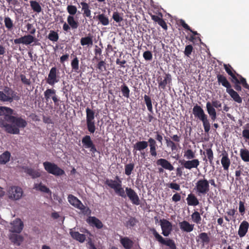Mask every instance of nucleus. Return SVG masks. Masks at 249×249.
<instances>
[{
	"label": "nucleus",
	"instance_id": "f257e3e1",
	"mask_svg": "<svg viewBox=\"0 0 249 249\" xmlns=\"http://www.w3.org/2000/svg\"><path fill=\"white\" fill-rule=\"evenodd\" d=\"M105 184L113 189L118 196L122 198L127 196L133 204H140V199L137 193L130 187H126L124 191L122 187V180L119 176L115 177V180L107 178L105 181Z\"/></svg>",
	"mask_w": 249,
	"mask_h": 249
},
{
	"label": "nucleus",
	"instance_id": "f03ea898",
	"mask_svg": "<svg viewBox=\"0 0 249 249\" xmlns=\"http://www.w3.org/2000/svg\"><path fill=\"white\" fill-rule=\"evenodd\" d=\"M27 125V121L21 117L7 115L4 119H0V127L4 128L5 131L10 134H19V128H24Z\"/></svg>",
	"mask_w": 249,
	"mask_h": 249
},
{
	"label": "nucleus",
	"instance_id": "7ed1b4c3",
	"mask_svg": "<svg viewBox=\"0 0 249 249\" xmlns=\"http://www.w3.org/2000/svg\"><path fill=\"white\" fill-rule=\"evenodd\" d=\"M194 190L198 196L205 195L210 191L209 181L204 178L199 179L195 183Z\"/></svg>",
	"mask_w": 249,
	"mask_h": 249
},
{
	"label": "nucleus",
	"instance_id": "20e7f679",
	"mask_svg": "<svg viewBox=\"0 0 249 249\" xmlns=\"http://www.w3.org/2000/svg\"><path fill=\"white\" fill-rule=\"evenodd\" d=\"M4 91L5 93L10 94V96H6V94H5L3 91H0V101L11 103L14 100L18 101L20 99V96L17 93V92L9 87H5Z\"/></svg>",
	"mask_w": 249,
	"mask_h": 249
},
{
	"label": "nucleus",
	"instance_id": "39448f33",
	"mask_svg": "<svg viewBox=\"0 0 249 249\" xmlns=\"http://www.w3.org/2000/svg\"><path fill=\"white\" fill-rule=\"evenodd\" d=\"M149 231L153 234L159 243L168 246L170 249H177L175 241L170 238H163L155 228H150Z\"/></svg>",
	"mask_w": 249,
	"mask_h": 249
},
{
	"label": "nucleus",
	"instance_id": "423d86ee",
	"mask_svg": "<svg viewBox=\"0 0 249 249\" xmlns=\"http://www.w3.org/2000/svg\"><path fill=\"white\" fill-rule=\"evenodd\" d=\"M86 124L88 131L93 134L96 130L95 122V112L93 110L87 107L86 109Z\"/></svg>",
	"mask_w": 249,
	"mask_h": 249
},
{
	"label": "nucleus",
	"instance_id": "0eeeda50",
	"mask_svg": "<svg viewBox=\"0 0 249 249\" xmlns=\"http://www.w3.org/2000/svg\"><path fill=\"white\" fill-rule=\"evenodd\" d=\"M61 78L59 70L55 66L53 67L50 69L48 77L46 79V83L50 86H53L60 81Z\"/></svg>",
	"mask_w": 249,
	"mask_h": 249
},
{
	"label": "nucleus",
	"instance_id": "6e6552de",
	"mask_svg": "<svg viewBox=\"0 0 249 249\" xmlns=\"http://www.w3.org/2000/svg\"><path fill=\"white\" fill-rule=\"evenodd\" d=\"M43 165L45 170L49 174L55 176H61L65 174V171L54 163L45 161Z\"/></svg>",
	"mask_w": 249,
	"mask_h": 249
},
{
	"label": "nucleus",
	"instance_id": "1a4fd4ad",
	"mask_svg": "<svg viewBox=\"0 0 249 249\" xmlns=\"http://www.w3.org/2000/svg\"><path fill=\"white\" fill-rule=\"evenodd\" d=\"M222 107L221 103L218 100H213L212 103L208 102L206 103V108L208 113L213 121H214L217 117L216 112L214 108L219 109ZM220 110V109H219Z\"/></svg>",
	"mask_w": 249,
	"mask_h": 249
},
{
	"label": "nucleus",
	"instance_id": "9d476101",
	"mask_svg": "<svg viewBox=\"0 0 249 249\" xmlns=\"http://www.w3.org/2000/svg\"><path fill=\"white\" fill-rule=\"evenodd\" d=\"M23 193L21 188L16 186H12L8 190L9 198L13 200H18L22 196Z\"/></svg>",
	"mask_w": 249,
	"mask_h": 249
},
{
	"label": "nucleus",
	"instance_id": "9b49d317",
	"mask_svg": "<svg viewBox=\"0 0 249 249\" xmlns=\"http://www.w3.org/2000/svg\"><path fill=\"white\" fill-rule=\"evenodd\" d=\"M171 139L167 137H164V139L165 141V142L167 147H170L172 152L174 151H177L178 150V146H179V144H177L174 142H179L180 141V136H178V135H174L171 137Z\"/></svg>",
	"mask_w": 249,
	"mask_h": 249
},
{
	"label": "nucleus",
	"instance_id": "f8f14e48",
	"mask_svg": "<svg viewBox=\"0 0 249 249\" xmlns=\"http://www.w3.org/2000/svg\"><path fill=\"white\" fill-rule=\"evenodd\" d=\"M44 98L46 102L52 99L55 105L58 104L59 99L56 95V91L53 88L47 89L44 92Z\"/></svg>",
	"mask_w": 249,
	"mask_h": 249
},
{
	"label": "nucleus",
	"instance_id": "ddd939ff",
	"mask_svg": "<svg viewBox=\"0 0 249 249\" xmlns=\"http://www.w3.org/2000/svg\"><path fill=\"white\" fill-rule=\"evenodd\" d=\"M164 76H158L157 81L159 84V88L164 90L168 84H170L172 81L171 75L169 73H164Z\"/></svg>",
	"mask_w": 249,
	"mask_h": 249
},
{
	"label": "nucleus",
	"instance_id": "4468645a",
	"mask_svg": "<svg viewBox=\"0 0 249 249\" xmlns=\"http://www.w3.org/2000/svg\"><path fill=\"white\" fill-rule=\"evenodd\" d=\"M82 143L85 148L89 149L92 154L97 152L95 145L93 143L89 135H86L82 139Z\"/></svg>",
	"mask_w": 249,
	"mask_h": 249
},
{
	"label": "nucleus",
	"instance_id": "2eb2a0df",
	"mask_svg": "<svg viewBox=\"0 0 249 249\" xmlns=\"http://www.w3.org/2000/svg\"><path fill=\"white\" fill-rule=\"evenodd\" d=\"M162 234L164 236H168L172 231V223L165 219H160V221Z\"/></svg>",
	"mask_w": 249,
	"mask_h": 249
},
{
	"label": "nucleus",
	"instance_id": "dca6fc26",
	"mask_svg": "<svg viewBox=\"0 0 249 249\" xmlns=\"http://www.w3.org/2000/svg\"><path fill=\"white\" fill-rule=\"evenodd\" d=\"M193 113L195 117L197 118L202 122L208 120V116L205 113L203 109L200 106L197 105L194 107L193 108Z\"/></svg>",
	"mask_w": 249,
	"mask_h": 249
},
{
	"label": "nucleus",
	"instance_id": "f3484780",
	"mask_svg": "<svg viewBox=\"0 0 249 249\" xmlns=\"http://www.w3.org/2000/svg\"><path fill=\"white\" fill-rule=\"evenodd\" d=\"M69 202L75 208L78 209L84 212L86 208L82 202L76 196L72 195H69L68 196Z\"/></svg>",
	"mask_w": 249,
	"mask_h": 249
},
{
	"label": "nucleus",
	"instance_id": "a211bd4d",
	"mask_svg": "<svg viewBox=\"0 0 249 249\" xmlns=\"http://www.w3.org/2000/svg\"><path fill=\"white\" fill-rule=\"evenodd\" d=\"M156 163L158 165H160L162 168H159V173L163 172V169L169 170L170 171H173L174 169V166L168 160L165 159H160L156 161Z\"/></svg>",
	"mask_w": 249,
	"mask_h": 249
},
{
	"label": "nucleus",
	"instance_id": "6ab92c4d",
	"mask_svg": "<svg viewBox=\"0 0 249 249\" xmlns=\"http://www.w3.org/2000/svg\"><path fill=\"white\" fill-rule=\"evenodd\" d=\"M179 162L181 166L185 167V169L191 170L192 168H197L199 165L200 162L198 159L188 160H179Z\"/></svg>",
	"mask_w": 249,
	"mask_h": 249
},
{
	"label": "nucleus",
	"instance_id": "aec40b11",
	"mask_svg": "<svg viewBox=\"0 0 249 249\" xmlns=\"http://www.w3.org/2000/svg\"><path fill=\"white\" fill-rule=\"evenodd\" d=\"M36 41V38L33 35H27L15 39L14 40V43L15 44H23L29 45Z\"/></svg>",
	"mask_w": 249,
	"mask_h": 249
},
{
	"label": "nucleus",
	"instance_id": "412c9836",
	"mask_svg": "<svg viewBox=\"0 0 249 249\" xmlns=\"http://www.w3.org/2000/svg\"><path fill=\"white\" fill-rule=\"evenodd\" d=\"M222 157L221 160V163L225 171H228L229 167L231 165V160L229 157V154L228 152L225 150H223L222 151V153L220 155Z\"/></svg>",
	"mask_w": 249,
	"mask_h": 249
},
{
	"label": "nucleus",
	"instance_id": "4be33fe9",
	"mask_svg": "<svg viewBox=\"0 0 249 249\" xmlns=\"http://www.w3.org/2000/svg\"><path fill=\"white\" fill-rule=\"evenodd\" d=\"M11 225V231L17 233L21 232L24 226L23 222L19 218H17L14 220Z\"/></svg>",
	"mask_w": 249,
	"mask_h": 249
},
{
	"label": "nucleus",
	"instance_id": "5701e85b",
	"mask_svg": "<svg viewBox=\"0 0 249 249\" xmlns=\"http://www.w3.org/2000/svg\"><path fill=\"white\" fill-rule=\"evenodd\" d=\"M249 223L246 220L243 221L239 225L238 234L241 238L244 237L248 232Z\"/></svg>",
	"mask_w": 249,
	"mask_h": 249
},
{
	"label": "nucleus",
	"instance_id": "b1692460",
	"mask_svg": "<svg viewBox=\"0 0 249 249\" xmlns=\"http://www.w3.org/2000/svg\"><path fill=\"white\" fill-rule=\"evenodd\" d=\"M179 226L181 230L184 232H190L194 230V224H190L188 221L183 220L179 222Z\"/></svg>",
	"mask_w": 249,
	"mask_h": 249
},
{
	"label": "nucleus",
	"instance_id": "393cba45",
	"mask_svg": "<svg viewBox=\"0 0 249 249\" xmlns=\"http://www.w3.org/2000/svg\"><path fill=\"white\" fill-rule=\"evenodd\" d=\"M70 234L74 240L77 241L80 243H84L86 239V237L85 234H81L78 231H74L72 229H70Z\"/></svg>",
	"mask_w": 249,
	"mask_h": 249
},
{
	"label": "nucleus",
	"instance_id": "a878e982",
	"mask_svg": "<svg viewBox=\"0 0 249 249\" xmlns=\"http://www.w3.org/2000/svg\"><path fill=\"white\" fill-rule=\"evenodd\" d=\"M148 145V142L146 141H138L134 144L133 152L135 153V151H139L141 152V154L144 155V152L142 153V151L146 149Z\"/></svg>",
	"mask_w": 249,
	"mask_h": 249
},
{
	"label": "nucleus",
	"instance_id": "bb28decb",
	"mask_svg": "<svg viewBox=\"0 0 249 249\" xmlns=\"http://www.w3.org/2000/svg\"><path fill=\"white\" fill-rule=\"evenodd\" d=\"M9 239L14 245L19 246L23 241L24 238L22 235L13 232L10 234Z\"/></svg>",
	"mask_w": 249,
	"mask_h": 249
},
{
	"label": "nucleus",
	"instance_id": "cd10ccee",
	"mask_svg": "<svg viewBox=\"0 0 249 249\" xmlns=\"http://www.w3.org/2000/svg\"><path fill=\"white\" fill-rule=\"evenodd\" d=\"M216 77L218 83L225 87L226 90L231 88L230 83L228 81L226 76L221 74H218Z\"/></svg>",
	"mask_w": 249,
	"mask_h": 249
},
{
	"label": "nucleus",
	"instance_id": "c85d7f7f",
	"mask_svg": "<svg viewBox=\"0 0 249 249\" xmlns=\"http://www.w3.org/2000/svg\"><path fill=\"white\" fill-rule=\"evenodd\" d=\"M87 221L91 226H95L98 229H100L103 227V224L101 221L94 216L89 217Z\"/></svg>",
	"mask_w": 249,
	"mask_h": 249
},
{
	"label": "nucleus",
	"instance_id": "c756f323",
	"mask_svg": "<svg viewBox=\"0 0 249 249\" xmlns=\"http://www.w3.org/2000/svg\"><path fill=\"white\" fill-rule=\"evenodd\" d=\"M152 19L155 22L160 25L164 30L166 31L168 28V26L165 21L162 18V15H160V17L154 15H150Z\"/></svg>",
	"mask_w": 249,
	"mask_h": 249
},
{
	"label": "nucleus",
	"instance_id": "7c9ffc66",
	"mask_svg": "<svg viewBox=\"0 0 249 249\" xmlns=\"http://www.w3.org/2000/svg\"><path fill=\"white\" fill-rule=\"evenodd\" d=\"M120 243L125 249H131L134 242L128 237H121Z\"/></svg>",
	"mask_w": 249,
	"mask_h": 249
},
{
	"label": "nucleus",
	"instance_id": "2f4dec72",
	"mask_svg": "<svg viewBox=\"0 0 249 249\" xmlns=\"http://www.w3.org/2000/svg\"><path fill=\"white\" fill-rule=\"evenodd\" d=\"M203 154L205 157L203 158V160L207 161L209 160L211 164H213V161L214 158L213 152L211 148H207L203 152Z\"/></svg>",
	"mask_w": 249,
	"mask_h": 249
},
{
	"label": "nucleus",
	"instance_id": "473e14b6",
	"mask_svg": "<svg viewBox=\"0 0 249 249\" xmlns=\"http://www.w3.org/2000/svg\"><path fill=\"white\" fill-rule=\"evenodd\" d=\"M189 206H197L199 204V201L196 196L193 194H190L186 198Z\"/></svg>",
	"mask_w": 249,
	"mask_h": 249
},
{
	"label": "nucleus",
	"instance_id": "72a5a7b5",
	"mask_svg": "<svg viewBox=\"0 0 249 249\" xmlns=\"http://www.w3.org/2000/svg\"><path fill=\"white\" fill-rule=\"evenodd\" d=\"M226 91L229 94V95L235 102L238 103H242V99L241 97L239 96L238 93L232 89L231 88L227 90Z\"/></svg>",
	"mask_w": 249,
	"mask_h": 249
},
{
	"label": "nucleus",
	"instance_id": "f704fd0d",
	"mask_svg": "<svg viewBox=\"0 0 249 249\" xmlns=\"http://www.w3.org/2000/svg\"><path fill=\"white\" fill-rule=\"evenodd\" d=\"M80 4L82 6V11H83V16L87 18H91V11L89 5L85 2H81Z\"/></svg>",
	"mask_w": 249,
	"mask_h": 249
},
{
	"label": "nucleus",
	"instance_id": "c9c22d12",
	"mask_svg": "<svg viewBox=\"0 0 249 249\" xmlns=\"http://www.w3.org/2000/svg\"><path fill=\"white\" fill-rule=\"evenodd\" d=\"M67 20L72 30L76 29L78 27L79 25V22L77 20L75 19L73 16H68Z\"/></svg>",
	"mask_w": 249,
	"mask_h": 249
},
{
	"label": "nucleus",
	"instance_id": "e433bc0d",
	"mask_svg": "<svg viewBox=\"0 0 249 249\" xmlns=\"http://www.w3.org/2000/svg\"><path fill=\"white\" fill-rule=\"evenodd\" d=\"M94 18L98 19L99 23L102 25L107 26L109 23L108 18L104 14H99L96 17H94Z\"/></svg>",
	"mask_w": 249,
	"mask_h": 249
},
{
	"label": "nucleus",
	"instance_id": "4c0bfd02",
	"mask_svg": "<svg viewBox=\"0 0 249 249\" xmlns=\"http://www.w3.org/2000/svg\"><path fill=\"white\" fill-rule=\"evenodd\" d=\"M81 45L83 46H91L93 45L92 36L89 34L88 36L82 37L80 39Z\"/></svg>",
	"mask_w": 249,
	"mask_h": 249
},
{
	"label": "nucleus",
	"instance_id": "58836bf2",
	"mask_svg": "<svg viewBox=\"0 0 249 249\" xmlns=\"http://www.w3.org/2000/svg\"><path fill=\"white\" fill-rule=\"evenodd\" d=\"M13 114V110L11 108L5 107H0V116H3V117H1L0 119H4L6 115H11Z\"/></svg>",
	"mask_w": 249,
	"mask_h": 249
},
{
	"label": "nucleus",
	"instance_id": "ea45409f",
	"mask_svg": "<svg viewBox=\"0 0 249 249\" xmlns=\"http://www.w3.org/2000/svg\"><path fill=\"white\" fill-rule=\"evenodd\" d=\"M224 69L228 73V74L230 75L233 79L234 81H236L237 82H238V79L235 76L233 72H236L234 70H233L232 68L230 65L224 64Z\"/></svg>",
	"mask_w": 249,
	"mask_h": 249
},
{
	"label": "nucleus",
	"instance_id": "a19ab883",
	"mask_svg": "<svg viewBox=\"0 0 249 249\" xmlns=\"http://www.w3.org/2000/svg\"><path fill=\"white\" fill-rule=\"evenodd\" d=\"M25 172L33 178H36L41 176V173L38 170L31 168H27L25 169Z\"/></svg>",
	"mask_w": 249,
	"mask_h": 249
},
{
	"label": "nucleus",
	"instance_id": "79ce46f5",
	"mask_svg": "<svg viewBox=\"0 0 249 249\" xmlns=\"http://www.w3.org/2000/svg\"><path fill=\"white\" fill-rule=\"evenodd\" d=\"M11 157L10 153L8 151H5L0 155V164H5L10 160Z\"/></svg>",
	"mask_w": 249,
	"mask_h": 249
},
{
	"label": "nucleus",
	"instance_id": "37998d69",
	"mask_svg": "<svg viewBox=\"0 0 249 249\" xmlns=\"http://www.w3.org/2000/svg\"><path fill=\"white\" fill-rule=\"evenodd\" d=\"M30 6L32 9L37 13H39L42 11V8L38 2L36 0H30Z\"/></svg>",
	"mask_w": 249,
	"mask_h": 249
},
{
	"label": "nucleus",
	"instance_id": "c03bdc74",
	"mask_svg": "<svg viewBox=\"0 0 249 249\" xmlns=\"http://www.w3.org/2000/svg\"><path fill=\"white\" fill-rule=\"evenodd\" d=\"M144 102L146 105L148 110L151 113H153V106L152 103V100L148 95L145 94L144 95Z\"/></svg>",
	"mask_w": 249,
	"mask_h": 249
},
{
	"label": "nucleus",
	"instance_id": "a18cd8bd",
	"mask_svg": "<svg viewBox=\"0 0 249 249\" xmlns=\"http://www.w3.org/2000/svg\"><path fill=\"white\" fill-rule=\"evenodd\" d=\"M240 156L241 159L245 162H249V151L247 149H241Z\"/></svg>",
	"mask_w": 249,
	"mask_h": 249
},
{
	"label": "nucleus",
	"instance_id": "49530a36",
	"mask_svg": "<svg viewBox=\"0 0 249 249\" xmlns=\"http://www.w3.org/2000/svg\"><path fill=\"white\" fill-rule=\"evenodd\" d=\"M184 157L187 160L195 159L196 152L191 149H188L185 151Z\"/></svg>",
	"mask_w": 249,
	"mask_h": 249
},
{
	"label": "nucleus",
	"instance_id": "de8ad7c7",
	"mask_svg": "<svg viewBox=\"0 0 249 249\" xmlns=\"http://www.w3.org/2000/svg\"><path fill=\"white\" fill-rule=\"evenodd\" d=\"M191 218L193 221L197 224H201V217L200 213L197 211H195L191 215Z\"/></svg>",
	"mask_w": 249,
	"mask_h": 249
},
{
	"label": "nucleus",
	"instance_id": "09e8293b",
	"mask_svg": "<svg viewBox=\"0 0 249 249\" xmlns=\"http://www.w3.org/2000/svg\"><path fill=\"white\" fill-rule=\"evenodd\" d=\"M34 188L44 193H49L50 192V189L45 185H43L41 183L35 184Z\"/></svg>",
	"mask_w": 249,
	"mask_h": 249
},
{
	"label": "nucleus",
	"instance_id": "8fccbe9b",
	"mask_svg": "<svg viewBox=\"0 0 249 249\" xmlns=\"http://www.w3.org/2000/svg\"><path fill=\"white\" fill-rule=\"evenodd\" d=\"M48 38L53 42H56L59 39V36L55 31L51 30L48 36Z\"/></svg>",
	"mask_w": 249,
	"mask_h": 249
},
{
	"label": "nucleus",
	"instance_id": "3c124183",
	"mask_svg": "<svg viewBox=\"0 0 249 249\" xmlns=\"http://www.w3.org/2000/svg\"><path fill=\"white\" fill-rule=\"evenodd\" d=\"M121 89L123 96L127 98H129L130 90L128 87L125 84H124L121 86Z\"/></svg>",
	"mask_w": 249,
	"mask_h": 249
},
{
	"label": "nucleus",
	"instance_id": "603ef678",
	"mask_svg": "<svg viewBox=\"0 0 249 249\" xmlns=\"http://www.w3.org/2000/svg\"><path fill=\"white\" fill-rule=\"evenodd\" d=\"M107 64L105 60H101L97 64L96 67L99 70V72L107 71Z\"/></svg>",
	"mask_w": 249,
	"mask_h": 249
},
{
	"label": "nucleus",
	"instance_id": "864d4df0",
	"mask_svg": "<svg viewBox=\"0 0 249 249\" xmlns=\"http://www.w3.org/2000/svg\"><path fill=\"white\" fill-rule=\"evenodd\" d=\"M6 28L9 31L13 29L14 24L12 20L8 17H5L4 20Z\"/></svg>",
	"mask_w": 249,
	"mask_h": 249
},
{
	"label": "nucleus",
	"instance_id": "5fc2aeb1",
	"mask_svg": "<svg viewBox=\"0 0 249 249\" xmlns=\"http://www.w3.org/2000/svg\"><path fill=\"white\" fill-rule=\"evenodd\" d=\"M71 67L72 70L75 72H78L79 70V60L75 56L71 62Z\"/></svg>",
	"mask_w": 249,
	"mask_h": 249
},
{
	"label": "nucleus",
	"instance_id": "6e6d98bb",
	"mask_svg": "<svg viewBox=\"0 0 249 249\" xmlns=\"http://www.w3.org/2000/svg\"><path fill=\"white\" fill-rule=\"evenodd\" d=\"M199 238L201 240V242L203 244H208L210 242V238L208 234L206 232H202L198 235Z\"/></svg>",
	"mask_w": 249,
	"mask_h": 249
},
{
	"label": "nucleus",
	"instance_id": "4d7b16f0",
	"mask_svg": "<svg viewBox=\"0 0 249 249\" xmlns=\"http://www.w3.org/2000/svg\"><path fill=\"white\" fill-rule=\"evenodd\" d=\"M236 75L240 79V80H238V82H237L236 81H234L235 83H236V84H241L245 88L249 89V85L247 84L246 79L243 77L241 75L237 73H236Z\"/></svg>",
	"mask_w": 249,
	"mask_h": 249
},
{
	"label": "nucleus",
	"instance_id": "13d9d810",
	"mask_svg": "<svg viewBox=\"0 0 249 249\" xmlns=\"http://www.w3.org/2000/svg\"><path fill=\"white\" fill-rule=\"evenodd\" d=\"M22 83L26 86H30L31 85V81L30 78L26 77V75L24 74H20L19 75Z\"/></svg>",
	"mask_w": 249,
	"mask_h": 249
},
{
	"label": "nucleus",
	"instance_id": "bf43d9fd",
	"mask_svg": "<svg viewBox=\"0 0 249 249\" xmlns=\"http://www.w3.org/2000/svg\"><path fill=\"white\" fill-rule=\"evenodd\" d=\"M134 164L133 163H130L125 165V174L127 176L130 175L132 173V171L134 169Z\"/></svg>",
	"mask_w": 249,
	"mask_h": 249
},
{
	"label": "nucleus",
	"instance_id": "052dcab7",
	"mask_svg": "<svg viewBox=\"0 0 249 249\" xmlns=\"http://www.w3.org/2000/svg\"><path fill=\"white\" fill-rule=\"evenodd\" d=\"M67 10L70 14L69 16H73L76 13L77 9L74 5H69L67 7Z\"/></svg>",
	"mask_w": 249,
	"mask_h": 249
},
{
	"label": "nucleus",
	"instance_id": "680f3d73",
	"mask_svg": "<svg viewBox=\"0 0 249 249\" xmlns=\"http://www.w3.org/2000/svg\"><path fill=\"white\" fill-rule=\"evenodd\" d=\"M138 222L137 220L135 217H131L126 222V226L127 227H134Z\"/></svg>",
	"mask_w": 249,
	"mask_h": 249
},
{
	"label": "nucleus",
	"instance_id": "e2e57ef3",
	"mask_svg": "<svg viewBox=\"0 0 249 249\" xmlns=\"http://www.w3.org/2000/svg\"><path fill=\"white\" fill-rule=\"evenodd\" d=\"M112 18L117 23H119L123 21V17L120 16V13L118 12H114L112 15Z\"/></svg>",
	"mask_w": 249,
	"mask_h": 249
},
{
	"label": "nucleus",
	"instance_id": "0e129e2a",
	"mask_svg": "<svg viewBox=\"0 0 249 249\" xmlns=\"http://www.w3.org/2000/svg\"><path fill=\"white\" fill-rule=\"evenodd\" d=\"M193 47L192 45H187L186 46L185 50L184 51V54L187 57H190L191 54L193 50Z\"/></svg>",
	"mask_w": 249,
	"mask_h": 249
},
{
	"label": "nucleus",
	"instance_id": "69168bd1",
	"mask_svg": "<svg viewBox=\"0 0 249 249\" xmlns=\"http://www.w3.org/2000/svg\"><path fill=\"white\" fill-rule=\"evenodd\" d=\"M26 28L27 29V31L30 33L29 35H34L35 34L36 31V29L34 27V26H33V25L32 24L28 23L26 24Z\"/></svg>",
	"mask_w": 249,
	"mask_h": 249
},
{
	"label": "nucleus",
	"instance_id": "338daca9",
	"mask_svg": "<svg viewBox=\"0 0 249 249\" xmlns=\"http://www.w3.org/2000/svg\"><path fill=\"white\" fill-rule=\"evenodd\" d=\"M143 57L146 61H150L152 59L153 55L152 53L149 51H145L143 53Z\"/></svg>",
	"mask_w": 249,
	"mask_h": 249
},
{
	"label": "nucleus",
	"instance_id": "774afa93",
	"mask_svg": "<svg viewBox=\"0 0 249 249\" xmlns=\"http://www.w3.org/2000/svg\"><path fill=\"white\" fill-rule=\"evenodd\" d=\"M167 186L170 188L176 191H179L180 190V185L177 183L171 182L168 184Z\"/></svg>",
	"mask_w": 249,
	"mask_h": 249
}]
</instances>
